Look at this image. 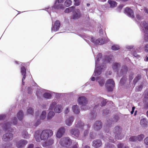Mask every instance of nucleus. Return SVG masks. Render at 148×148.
Returning a JSON list of instances; mask_svg holds the SVG:
<instances>
[{
	"mask_svg": "<svg viewBox=\"0 0 148 148\" xmlns=\"http://www.w3.org/2000/svg\"><path fill=\"white\" fill-rule=\"evenodd\" d=\"M53 134V131L49 129L39 130L35 132L34 137L37 142H40L41 140H47L49 138L52 136Z\"/></svg>",
	"mask_w": 148,
	"mask_h": 148,
	"instance_id": "obj_1",
	"label": "nucleus"
},
{
	"mask_svg": "<svg viewBox=\"0 0 148 148\" xmlns=\"http://www.w3.org/2000/svg\"><path fill=\"white\" fill-rule=\"evenodd\" d=\"M102 57V54L99 53L97 56L95 60V64L98 65L100 63L101 64H111L112 62V56H104L103 59L101 60ZM102 65V64H101Z\"/></svg>",
	"mask_w": 148,
	"mask_h": 148,
	"instance_id": "obj_2",
	"label": "nucleus"
},
{
	"mask_svg": "<svg viewBox=\"0 0 148 148\" xmlns=\"http://www.w3.org/2000/svg\"><path fill=\"white\" fill-rule=\"evenodd\" d=\"M83 38L88 43H89V40H90L91 42H92L94 44L96 45H101L103 44L105 42V40L102 38H99L96 40L94 38L92 37H90L86 35H85L83 36Z\"/></svg>",
	"mask_w": 148,
	"mask_h": 148,
	"instance_id": "obj_3",
	"label": "nucleus"
},
{
	"mask_svg": "<svg viewBox=\"0 0 148 148\" xmlns=\"http://www.w3.org/2000/svg\"><path fill=\"white\" fill-rule=\"evenodd\" d=\"M140 28L145 34V40L148 42V22L147 23L145 21L142 22L140 23Z\"/></svg>",
	"mask_w": 148,
	"mask_h": 148,
	"instance_id": "obj_4",
	"label": "nucleus"
},
{
	"mask_svg": "<svg viewBox=\"0 0 148 148\" xmlns=\"http://www.w3.org/2000/svg\"><path fill=\"white\" fill-rule=\"evenodd\" d=\"M77 101L79 105H82L81 107L82 109L84 110H87L88 108L86 105L87 104L88 101L85 97L84 96L79 97Z\"/></svg>",
	"mask_w": 148,
	"mask_h": 148,
	"instance_id": "obj_5",
	"label": "nucleus"
},
{
	"mask_svg": "<svg viewBox=\"0 0 148 148\" xmlns=\"http://www.w3.org/2000/svg\"><path fill=\"white\" fill-rule=\"evenodd\" d=\"M113 132L116 139L121 140L123 137V135L121 133V128L119 126H117L115 127Z\"/></svg>",
	"mask_w": 148,
	"mask_h": 148,
	"instance_id": "obj_6",
	"label": "nucleus"
},
{
	"mask_svg": "<svg viewBox=\"0 0 148 148\" xmlns=\"http://www.w3.org/2000/svg\"><path fill=\"white\" fill-rule=\"evenodd\" d=\"M72 141L69 137L62 138L59 142L60 144L62 146L67 147L71 145Z\"/></svg>",
	"mask_w": 148,
	"mask_h": 148,
	"instance_id": "obj_7",
	"label": "nucleus"
},
{
	"mask_svg": "<svg viewBox=\"0 0 148 148\" xmlns=\"http://www.w3.org/2000/svg\"><path fill=\"white\" fill-rule=\"evenodd\" d=\"M56 102H53L51 105L49 109L52 110L54 108V110L56 113H60L62 110V106L61 105H56Z\"/></svg>",
	"mask_w": 148,
	"mask_h": 148,
	"instance_id": "obj_8",
	"label": "nucleus"
},
{
	"mask_svg": "<svg viewBox=\"0 0 148 148\" xmlns=\"http://www.w3.org/2000/svg\"><path fill=\"white\" fill-rule=\"evenodd\" d=\"M105 86L108 91H112L115 86L114 82L112 79H108L106 81Z\"/></svg>",
	"mask_w": 148,
	"mask_h": 148,
	"instance_id": "obj_9",
	"label": "nucleus"
},
{
	"mask_svg": "<svg viewBox=\"0 0 148 148\" xmlns=\"http://www.w3.org/2000/svg\"><path fill=\"white\" fill-rule=\"evenodd\" d=\"M75 125L76 128H79L81 130H83L85 128H89L90 127L89 125H84V123L80 121L76 122Z\"/></svg>",
	"mask_w": 148,
	"mask_h": 148,
	"instance_id": "obj_10",
	"label": "nucleus"
},
{
	"mask_svg": "<svg viewBox=\"0 0 148 148\" xmlns=\"http://www.w3.org/2000/svg\"><path fill=\"white\" fill-rule=\"evenodd\" d=\"M70 134L75 138H78L80 135L79 130L76 128H73L70 130Z\"/></svg>",
	"mask_w": 148,
	"mask_h": 148,
	"instance_id": "obj_11",
	"label": "nucleus"
},
{
	"mask_svg": "<svg viewBox=\"0 0 148 148\" xmlns=\"http://www.w3.org/2000/svg\"><path fill=\"white\" fill-rule=\"evenodd\" d=\"M106 65H95V69L94 73L95 76L99 75L102 71L103 70V68Z\"/></svg>",
	"mask_w": 148,
	"mask_h": 148,
	"instance_id": "obj_12",
	"label": "nucleus"
},
{
	"mask_svg": "<svg viewBox=\"0 0 148 148\" xmlns=\"http://www.w3.org/2000/svg\"><path fill=\"white\" fill-rule=\"evenodd\" d=\"M13 136V134L12 133H7L3 135L2 139L4 141H9L12 139Z\"/></svg>",
	"mask_w": 148,
	"mask_h": 148,
	"instance_id": "obj_13",
	"label": "nucleus"
},
{
	"mask_svg": "<svg viewBox=\"0 0 148 148\" xmlns=\"http://www.w3.org/2000/svg\"><path fill=\"white\" fill-rule=\"evenodd\" d=\"M57 1H56L55 4L51 8V11L53 12H56V10L58 9H63L65 8L64 6L61 4L57 5Z\"/></svg>",
	"mask_w": 148,
	"mask_h": 148,
	"instance_id": "obj_14",
	"label": "nucleus"
},
{
	"mask_svg": "<svg viewBox=\"0 0 148 148\" xmlns=\"http://www.w3.org/2000/svg\"><path fill=\"white\" fill-rule=\"evenodd\" d=\"M124 12L128 16L133 18L134 17V12L133 10L129 8H126L124 10Z\"/></svg>",
	"mask_w": 148,
	"mask_h": 148,
	"instance_id": "obj_15",
	"label": "nucleus"
},
{
	"mask_svg": "<svg viewBox=\"0 0 148 148\" xmlns=\"http://www.w3.org/2000/svg\"><path fill=\"white\" fill-rule=\"evenodd\" d=\"M27 143L28 142L26 140L22 139L16 143V146L18 148H21L25 146Z\"/></svg>",
	"mask_w": 148,
	"mask_h": 148,
	"instance_id": "obj_16",
	"label": "nucleus"
},
{
	"mask_svg": "<svg viewBox=\"0 0 148 148\" xmlns=\"http://www.w3.org/2000/svg\"><path fill=\"white\" fill-rule=\"evenodd\" d=\"M73 14L72 16L73 19H75L79 18L81 16V13L80 10L78 9H75L73 12Z\"/></svg>",
	"mask_w": 148,
	"mask_h": 148,
	"instance_id": "obj_17",
	"label": "nucleus"
},
{
	"mask_svg": "<svg viewBox=\"0 0 148 148\" xmlns=\"http://www.w3.org/2000/svg\"><path fill=\"white\" fill-rule=\"evenodd\" d=\"M60 22L59 21H56L55 23L53 26L51 27V32H56L57 31L59 28L60 26Z\"/></svg>",
	"mask_w": 148,
	"mask_h": 148,
	"instance_id": "obj_18",
	"label": "nucleus"
},
{
	"mask_svg": "<svg viewBox=\"0 0 148 148\" xmlns=\"http://www.w3.org/2000/svg\"><path fill=\"white\" fill-rule=\"evenodd\" d=\"M102 126V123L99 121H96L93 126L94 130L97 131L101 129Z\"/></svg>",
	"mask_w": 148,
	"mask_h": 148,
	"instance_id": "obj_19",
	"label": "nucleus"
},
{
	"mask_svg": "<svg viewBox=\"0 0 148 148\" xmlns=\"http://www.w3.org/2000/svg\"><path fill=\"white\" fill-rule=\"evenodd\" d=\"M65 131V129L64 127H60L57 131L56 134V137L58 138H60L63 134Z\"/></svg>",
	"mask_w": 148,
	"mask_h": 148,
	"instance_id": "obj_20",
	"label": "nucleus"
},
{
	"mask_svg": "<svg viewBox=\"0 0 148 148\" xmlns=\"http://www.w3.org/2000/svg\"><path fill=\"white\" fill-rule=\"evenodd\" d=\"M102 145V142L100 140H96L93 141L92 146L96 148L100 147Z\"/></svg>",
	"mask_w": 148,
	"mask_h": 148,
	"instance_id": "obj_21",
	"label": "nucleus"
},
{
	"mask_svg": "<svg viewBox=\"0 0 148 148\" xmlns=\"http://www.w3.org/2000/svg\"><path fill=\"white\" fill-rule=\"evenodd\" d=\"M140 123L141 126L144 127H148V121L146 118H143L141 119Z\"/></svg>",
	"mask_w": 148,
	"mask_h": 148,
	"instance_id": "obj_22",
	"label": "nucleus"
},
{
	"mask_svg": "<svg viewBox=\"0 0 148 148\" xmlns=\"http://www.w3.org/2000/svg\"><path fill=\"white\" fill-rule=\"evenodd\" d=\"M74 120V118L73 116H70L66 120L65 123L66 125L71 126Z\"/></svg>",
	"mask_w": 148,
	"mask_h": 148,
	"instance_id": "obj_23",
	"label": "nucleus"
},
{
	"mask_svg": "<svg viewBox=\"0 0 148 148\" xmlns=\"http://www.w3.org/2000/svg\"><path fill=\"white\" fill-rule=\"evenodd\" d=\"M21 72L22 75L23 76V78L22 79V84H24L23 80L25 79L26 78V69L25 68L22 66L21 67Z\"/></svg>",
	"mask_w": 148,
	"mask_h": 148,
	"instance_id": "obj_24",
	"label": "nucleus"
},
{
	"mask_svg": "<svg viewBox=\"0 0 148 148\" xmlns=\"http://www.w3.org/2000/svg\"><path fill=\"white\" fill-rule=\"evenodd\" d=\"M11 124V123L9 122L5 124L3 126L4 129L8 132H12L13 130L10 127Z\"/></svg>",
	"mask_w": 148,
	"mask_h": 148,
	"instance_id": "obj_25",
	"label": "nucleus"
},
{
	"mask_svg": "<svg viewBox=\"0 0 148 148\" xmlns=\"http://www.w3.org/2000/svg\"><path fill=\"white\" fill-rule=\"evenodd\" d=\"M54 143V140L53 139L51 138L48 140L46 143L42 144L43 147H46L52 145Z\"/></svg>",
	"mask_w": 148,
	"mask_h": 148,
	"instance_id": "obj_26",
	"label": "nucleus"
},
{
	"mask_svg": "<svg viewBox=\"0 0 148 148\" xmlns=\"http://www.w3.org/2000/svg\"><path fill=\"white\" fill-rule=\"evenodd\" d=\"M96 80H98V82L100 86H103L105 82L104 78L101 77H97L96 78Z\"/></svg>",
	"mask_w": 148,
	"mask_h": 148,
	"instance_id": "obj_27",
	"label": "nucleus"
},
{
	"mask_svg": "<svg viewBox=\"0 0 148 148\" xmlns=\"http://www.w3.org/2000/svg\"><path fill=\"white\" fill-rule=\"evenodd\" d=\"M72 109L73 112L75 113L78 114L79 113L80 110L79 107L77 105L73 106Z\"/></svg>",
	"mask_w": 148,
	"mask_h": 148,
	"instance_id": "obj_28",
	"label": "nucleus"
},
{
	"mask_svg": "<svg viewBox=\"0 0 148 148\" xmlns=\"http://www.w3.org/2000/svg\"><path fill=\"white\" fill-rule=\"evenodd\" d=\"M114 124V123L112 121V118L108 119L106 123V125L108 127H111L112 126V124Z\"/></svg>",
	"mask_w": 148,
	"mask_h": 148,
	"instance_id": "obj_29",
	"label": "nucleus"
},
{
	"mask_svg": "<svg viewBox=\"0 0 148 148\" xmlns=\"http://www.w3.org/2000/svg\"><path fill=\"white\" fill-rule=\"evenodd\" d=\"M108 2L111 8L115 7L117 5V3L115 1L112 0H108Z\"/></svg>",
	"mask_w": 148,
	"mask_h": 148,
	"instance_id": "obj_30",
	"label": "nucleus"
},
{
	"mask_svg": "<svg viewBox=\"0 0 148 148\" xmlns=\"http://www.w3.org/2000/svg\"><path fill=\"white\" fill-rule=\"evenodd\" d=\"M24 114L21 110H20L17 114V116L20 121L22 120Z\"/></svg>",
	"mask_w": 148,
	"mask_h": 148,
	"instance_id": "obj_31",
	"label": "nucleus"
},
{
	"mask_svg": "<svg viewBox=\"0 0 148 148\" xmlns=\"http://www.w3.org/2000/svg\"><path fill=\"white\" fill-rule=\"evenodd\" d=\"M22 135L23 138L26 139L28 138L30 136V135L25 130H23V131Z\"/></svg>",
	"mask_w": 148,
	"mask_h": 148,
	"instance_id": "obj_32",
	"label": "nucleus"
},
{
	"mask_svg": "<svg viewBox=\"0 0 148 148\" xmlns=\"http://www.w3.org/2000/svg\"><path fill=\"white\" fill-rule=\"evenodd\" d=\"M55 113L53 111H50L48 114L47 119L48 120H51L55 115Z\"/></svg>",
	"mask_w": 148,
	"mask_h": 148,
	"instance_id": "obj_33",
	"label": "nucleus"
},
{
	"mask_svg": "<svg viewBox=\"0 0 148 148\" xmlns=\"http://www.w3.org/2000/svg\"><path fill=\"white\" fill-rule=\"evenodd\" d=\"M75 7L73 6L66 8L64 11L65 13H69L73 11Z\"/></svg>",
	"mask_w": 148,
	"mask_h": 148,
	"instance_id": "obj_34",
	"label": "nucleus"
},
{
	"mask_svg": "<svg viewBox=\"0 0 148 148\" xmlns=\"http://www.w3.org/2000/svg\"><path fill=\"white\" fill-rule=\"evenodd\" d=\"M46 112L45 111H43L40 116L41 119L43 120L46 118Z\"/></svg>",
	"mask_w": 148,
	"mask_h": 148,
	"instance_id": "obj_35",
	"label": "nucleus"
},
{
	"mask_svg": "<svg viewBox=\"0 0 148 148\" xmlns=\"http://www.w3.org/2000/svg\"><path fill=\"white\" fill-rule=\"evenodd\" d=\"M129 141L131 142H135L137 140V138L136 136H131L129 139Z\"/></svg>",
	"mask_w": 148,
	"mask_h": 148,
	"instance_id": "obj_36",
	"label": "nucleus"
},
{
	"mask_svg": "<svg viewBox=\"0 0 148 148\" xmlns=\"http://www.w3.org/2000/svg\"><path fill=\"white\" fill-rule=\"evenodd\" d=\"M43 97L45 98L49 99L51 98V95L49 93L46 92L44 94Z\"/></svg>",
	"mask_w": 148,
	"mask_h": 148,
	"instance_id": "obj_37",
	"label": "nucleus"
},
{
	"mask_svg": "<svg viewBox=\"0 0 148 148\" xmlns=\"http://www.w3.org/2000/svg\"><path fill=\"white\" fill-rule=\"evenodd\" d=\"M141 76L140 75H138L136 76L134 78L133 80V82L135 84L141 78Z\"/></svg>",
	"mask_w": 148,
	"mask_h": 148,
	"instance_id": "obj_38",
	"label": "nucleus"
},
{
	"mask_svg": "<svg viewBox=\"0 0 148 148\" xmlns=\"http://www.w3.org/2000/svg\"><path fill=\"white\" fill-rule=\"evenodd\" d=\"M99 100H101V106H105L106 103V100L104 99L102 97L99 98Z\"/></svg>",
	"mask_w": 148,
	"mask_h": 148,
	"instance_id": "obj_39",
	"label": "nucleus"
},
{
	"mask_svg": "<svg viewBox=\"0 0 148 148\" xmlns=\"http://www.w3.org/2000/svg\"><path fill=\"white\" fill-rule=\"evenodd\" d=\"M72 3V1L70 0H66L64 2V5L66 7L70 6Z\"/></svg>",
	"mask_w": 148,
	"mask_h": 148,
	"instance_id": "obj_40",
	"label": "nucleus"
},
{
	"mask_svg": "<svg viewBox=\"0 0 148 148\" xmlns=\"http://www.w3.org/2000/svg\"><path fill=\"white\" fill-rule=\"evenodd\" d=\"M119 119V118L118 116H115L112 118V121L114 123L115 122H117Z\"/></svg>",
	"mask_w": 148,
	"mask_h": 148,
	"instance_id": "obj_41",
	"label": "nucleus"
},
{
	"mask_svg": "<svg viewBox=\"0 0 148 148\" xmlns=\"http://www.w3.org/2000/svg\"><path fill=\"white\" fill-rule=\"evenodd\" d=\"M132 54L133 56L137 58H139L140 57V56L137 54L136 51H134L132 52Z\"/></svg>",
	"mask_w": 148,
	"mask_h": 148,
	"instance_id": "obj_42",
	"label": "nucleus"
},
{
	"mask_svg": "<svg viewBox=\"0 0 148 148\" xmlns=\"http://www.w3.org/2000/svg\"><path fill=\"white\" fill-rule=\"evenodd\" d=\"M144 137L145 136L143 134H141L138 136L137 137V140H138L139 141H141L143 139Z\"/></svg>",
	"mask_w": 148,
	"mask_h": 148,
	"instance_id": "obj_43",
	"label": "nucleus"
},
{
	"mask_svg": "<svg viewBox=\"0 0 148 148\" xmlns=\"http://www.w3.org/2000/svg\"><path fill=\"white\" fill-rule=\"evenodd\" d=\"M42 90H38L36 92V95L37 97H40V95L42 94Z\"/></svg>",
	"mask_w": 148,
	"mask_h": 148,
	"instance_id": "obj_44",
	"label": "nucleus"
},
{
	"mask_svg": "<svg viewBox=\"0 0 148 148\" xmlns=\"http://www.w3.org/2000/svg\"><path fill=\"white\" fill-rule=\"evenodd\" d=\"M112 49L113 50L116 51L119 49V46L117 45H115L112 47Z\"/></svg>",
	"mask_w": 148,
	"mask_h": 148,
	"instance_id": "obj_45",
	"label": "nucleus"
},
{
	"mask_svg": "<svg viewBox=\"0 0 148 148\" xmlns=\"http://www.w3.org/2000/svg\"><path fill=\"white\" fill-rule=\"evenodd\" d=\"M106 148H114V146L112 145L109 144L108 143H106Z\"/></svg>",
	"mask_w": 148,
	"mask_h": 148,
	"instance_id": "obj_46",
	"label": "nucleus"
},
{
	"mask_svg": "<svg viewBox=\"0 0 148 148\" xmlns=\"http://www.w3.org/2000/svg\"><path fill=\"white\" fill-rule=\"evenodd\" d=\"M27 112L28 114H32L33 113V110L32 108H29L27 109Z\"/></svg>",
	"mask_w": 148,
	"mask_h": 148,
	"instance_id": "obj_47",
	"label": "nucleus"
},
{
	"mask_svg": "<svg viewBox=\"0 0 148 148\" xmlns=\"http://www.w3.org/2000/svg\"><path fill=\"white\" fill-rule=\"evenodd\" d=\"M90 136L92 138H94L96 136V134L95 133L90 132Z\"/></svg>",
	"mask_w": 148,
	"mask_h": 148,
	"instance_id": "obj_48",
	"label": "nucleus"
},
{
	"mask_svg": "<svg viewBox=\"0 0 148 148\" xmlns=\"http://www.w3.org/2000/svg\"><path fill=\"white\" fill-rule=\"evenodd\" d=\"M143 87V84L142 83L140 85L138 86H137V90L138 91H140L141 90Z\"/></svg>",
	"mask_w": 148,
	"mask_h": 148,
	"instance_id": "obj_49",
	"label": "nucleus"
},
{
	"mask_svg": "<svg viewBox=\"0 0 148 148\" xmlns=\"http://www.w3.org/2000/svg\"><path fill=\"white\" fill-rule=\"evenodd\" d=\"M90 114L91 115V118L92 119H94V118H95L96 116V114L95 112H91V113Z\"/></svg>",
	"mask_w": 148,
	"mask_h": 148,
	"instance_id": "obj_50",
	"label": "nucleus"
},
{
	"mask_svg": "<svg viewBox=\"0 0 148 148\" xmlns=\"http://www.w3.org/2000/svg\"><path fill=\"white\" fill-rule=\"evenodd\" d=\"M89 128H85V130L84 133V136H86L88 134V129Z\"/></svg>",
	"mask_w": 148,
	"mask_h": 148,
	"instance_id": "obj_51",
	"label": "nucleus"
},
{
	"mask_svg": "<svg viewBox=\"0 0 148 148\" xmlns=\"http://www.w3.org/2000/svg\"><path fill=\"white\" fill-rule=\"evenodd\" d=\"M17 119L16 117H14V118L12 119V122L13 124L14 125H16L17 124Z\"/></svg>",
	"mask_w": 148,
	"mask_h": 148,
	"instance_id": "obj_52",
	"label": "nucleus"
},
{
	"mask_svg": "<svg viewBox=\"0 0 148 148\" xmlns=\"http://www.w3.org/2000/svg\"><path fill=\"white\" fill-rule=\"evenodd\" d=\"M74 2L75 5H76L78 6L79 5L80 0H74Z\"/></svg>",
	"mask_w": 148,
	"mask_h": 148,
	"instance_id": "obj_53",
	"label": "nucleus"
},
{
	"mask_svg": "<svg viewBox=\"0 0 148 148\" xmlns=\"http://www.w3.org/2000/svg\"><path fill=\"white\" fill-rule=\"evenodd\" d=\"M108 138L106 139L107 140H108L110 142L114 143V140L112 138L111 136H110L109 138Z\"/></svg>",
	"mask_w": 148,
	"mask_h": 148,
	"instance_id": "obj_54",
	"label": "nucleus"
},
{
	"mask_svg": "<svg viewBox=\"0 0 148 148\" xmlns=\"http://www.w3.org/2000/svg\"><path fill=\"white\" fill-rule=\"evenodd\" d=\"M117 147L118 148H124V145L122 143H119L117 145Z\"/></svg>",
	"mask_w": 148,
	"mask_h": 148,
	"instance_id": "obj_55",
	"label": "nucleus"
},
{
	"mask_svg": "<svg viewBox=\"0 0 148 148\" xmlns=\"http://www.w3.org/2000/svg\"><path fill=\"white\" fill-rule=\"evenodd\" d=\"M134 47V46L132 45H127L126 46V48L128 49H133Z\"/></svg>",
	"mask_w": 148,
	"mask_h": 148,
	"instance_id": "obj_56",
	"label": "nucleus"
},
{
	"mask_svg": "<svg viewBox=\"0 0 148 148\" xmlns=\"http://www.w3.org/2000/svg\"><path fill=\"white\" fill-rule=\"evenodd\" d=\"M136 18L138 20L143 19V17L139 14H137L136 15Z\"/></svg>",
	"mask_w": 148,
	"mask_h": 148,
	"instance_id": "obj_57",
	"label": "nucleus"
},
{
	"mask_svg": "<svg viewBox=\"0 0 148 148\" xmlns=\"http://www.w3.org/2000/svg\"><path fill=\"white\" fill-rule=\"evenodd\" d=\"M134 74L132 73L129 76V79L130 81H131L133 79Z\"/></svg>",
	"mask_w": 148,
	"mask_h": 148,
	"instance_id": "obj_58",
	"label": "nucleus"
},
{
	"mask_svg": "<svg viewBox=\"0 0 148 148\" xmlns=\"http://www.w3.org/2000/svg\"><path fill=\"white\" fill-rule=\"evenodd\" d=\"M109 113V110L107 109H105L103 111V113L104 114H107Z\"/></svg>",
	"mask_w": 148,
	"mask_h": 148,
	"instance_id": "obj_59",
	"label": "nucleus"
},
{
	"mask_svg": "<svg viewBox=\"0 0 148 148\" xmlns=\"http://www.w3.org/2000/svg\"><path fill=\"white\" fill-rule=\"evenodd\" d=\"M144 108L145 109H148V102L144 104Z\"/></svg>",
	"mask_w": 148,
	"mask_h": 148,
	"instance_id": "obj_60",
	"label": "nucleus"
},
{
	"mask_svg": "<svg viewBox=\"0 0 148 148\" xmlns=\"http://www.w3.org/2000/svg\"><path fill=\"white\" fill-rule=\"evenodd\" d=\"M69 112V107H67L65 111H64V112H65V114H67Z\"/></svg>",
	"mask_w": 148,
	"mask_h": 148,
	"instance_id": "obj_61",
	"label": "nucleus"
},
{
	"mask_svg": "<svg viewBox=\"0 0 148 148\" xmlns=\"http://www.w3.org/2000/svg\"><path fill=\"white\" fill-rule=\"evenodd\" d=\"M6 117L5 115L4 114H2L0 115V120H2Z\"/></svg>",
	"mask_w": 148,
	"mask_h": 148,
	"instance_id": "obj_62",
	"label": "nucleus"
},
{
	"mask_svg": "<svg viewBox=\"0 0 148 148\" xmlns=\"http://www.w3.org/2000/svg\"><path fill=\"white\" fill-rule=\"evenodd\" d=\"M145 143L146 144L148 145V137L146 138L144 140Z\"/></svg>",
	"mask_w": 148,
	"mask_h": 148,
	"instance_id": "obj_63",
	"label": "nucleus"
},
{
	"mask_svg": "<svg viewBox=\"0 0 148 148\" xmlns=\"http://www.w3.org/2000/svg\"><path fill=\"white\" fill-rule=\"evenodd\" d=\"M34 145L33 144H30L28 145L27 148H33Z\"/></svg>",
	"mask_w": 148,
	"mask_h": 148,
	"instance_id": "obj_64",
	"label": "nucleus"
}]
</instances>
